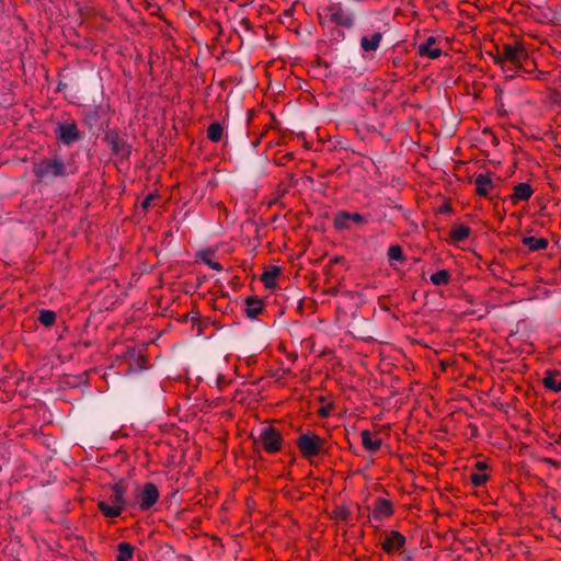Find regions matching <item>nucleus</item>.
<instances>
[{"mask_svg": "<svg viewBox=\"0 0 561 561\" xmlns=\"http://www.w3.org/2000/svg\"><path fill=\"white\" fill-rule=\"evenodd\" d=\"M32 172L39 183L51 185L57 180L68 178L75 171L70 163L55 154L33 162Z\"/></svg>", "mask_w": 561, "mask_h": 561, "instance_id": "f257e3e1", "label": "nucleus"}, {"mask_svg": "<svg viewBox=\"0 0 561 561\" xmlns=\"http://www.w3.org/2000/svg\"><path fill=\"white\" fill-rule=\"evenodd\" d=\"M110 490L111 493L107 495V500L100 501L98 503V507L104 516L114 518L118 517L123 510L128 505V502L125 499V493L127 491L125 479H118L111 485Z\"/></svg>", "mask_w": 561, "mask_h": 561, "instance_id": "f03ea898", "label": "nucleus"}, {"mask_svg": "<svg viewBox=\"0 0 561 561\" xmlns=\"http://www.w3.org/2000/svg\"><path fill=\"white\" fill-rule=\"evenodd\" d=\"M321 23H335L346 28H351L355 22L354 11L342 3H332L328 7V13L322 18Z\"/></svg>", "mask_w": 561, "mask_h": 561, "instance_id": "7ed1b4c3", "label": "nucleus"}, {"mask_svg": "<svg viewBox=\"0 0 561 561\" xmlns=\"http://www.w3.org/2000/svg\"><path fill=\"white\" fill-rule=\"evenodd\" d=\"M324 440L313 433H305L297 439V446L305 458H311L322 453Z\"/></svg>", "mask_w": 561, "mask_h": 561, "instance_id": "20e7f679", "label": "nucleus"}, {"mask_svg": "<svg viewBox=\"0 0 561 561\" xmlns=\"http://www.w3.org/2000/svg\"><path fill=\"white\" fill-rule=\"evenodd\" d=\"M282 435L273 426H263L259 430V437L255 442H260L263 448L271 454H274L280 449Z\"/></svg>", "mask_w": 561, "mask_h": 561, "instance_id": "39448f33", "label": "nucleus"}, {"mask_svg": "<svg viewBox=\"0 0 561 561\" xmlns=\"http://www.w3.org/2000/svg\"><path fill=\"white\" fill-rule=\"evenodd\" d=\"M103 140L110 146L112 153L123 159L129 158L131 153V147L127 144L124 137L115 130H107L103 137Z\"/></svg>", "mask_w": 561, "mask_h": 561, "instance_id": "423d86ee", "label": "nucleus"}, {"mask_svg": "<svg viewBox=\"0 0 561 561\" xmlns=\"http://www.w3.org/2000/svg\"><path fill=\"white\" fill-rule=\"evenodd\" d=\"M57 139L65 146H71L82 138L75 122H60L55 128Z\"/></svg>", "mask_w": 561, "mask_h": 561, "instance_id": "0eeeda50", "label": "nucleus"}, {"mask_svg": "<svg viewBox=\"0 0 561 561\" xmlns=\"http://www.w3.org/2000/svg\"><path fill=\"white\" fill-rule=\"evenodd\" d=\"M159 499V491L154 483L148 482L139 493V505L142 511L150 510Z\"/></svg>", "mask_w": 561, "mask_h": 561, "instance_id": "6e6552de", "label": "nucleus"}, {"mask_svg": "<svg viewBox=\"0 0 561 561\" xmlns=\"http://www.w3.org/2000/svg\"><path fill=\"white\" fill-rule=\"evenodd\" d=\"M404 543L405 537L399 531L392 530L386 536L381 546L387 553H390L393 550H399L400 548H402Z\"/></svg>", "mask_w": 561, "mask_h": 561, "instance_id": "1a4fd4ad", "label": "nucleus"}, {"mask_svg": "<svg viewBox=\"0 0 561 561\" xmlns=\"http://www.w3.org/2000/svg\"><path fill=\"white\" fill-rule=\"evenodd\" d=\"M83 122L88 126L89 130L92 133H96L104 129L105 123L101 122L100 114L96 110H89L88 112H85Z\"/></svg>", "mask_w": 561, "mask_h": 561, "instance_id": "9d476101", "label": "nucleus"}, {"mask_svg": "<svg viewBox=\"0 0 561 561\" xmlns=\"http://www.w3.org/2000/svg\"><path fill=\"white\" fill-rule=\"evenodd\" d=\"M543 386L554 392L561 391V373L548 370L542 378Z\"/></svg>", "mask_w": 561, "mask_h": 561, "instance_id": "9b49d317", "label": "nucleus"}, {"mask_svg": "<svg viewBox=\"0 0 561 561\" xmlns=\"http://www.w3.org/2000/svg\"><path fill=\"white\" fill-rule=\"evenodd\" d=\"M516 60L513 61V65L518 69H524L525 72L530 73L531 69H525V66L531 64L535 67L534 62L530 60L527 50L522 45H516L515 49Z\"/></svg>", "mask_w": 561, "mask_h": 561, "instance_id": "f8f14e48", "label": "nucleus"}, {"mask_svg": "<svg viewBox=\"0 0 561 561\" xmlns=\"http://www.w3.org/2000/svg\"><path fill=\"white\" fill-rule=\"evenodd\" d=\"M436 43L435 37L430 36L426 41L419 46V53L422 56H427L431 59H436L442 55V50L439 48H433V45Z\"/></svg>", "mask_w": 561, "mask_h": 561, "instance_id": "ddd939ff", "label": "nucleus"}, {"mask_svg": "<svg viewBox=\"0 0 561 561\" xmlns=\"http://www.w3.org/2000/svg\"><path fill=\"white\" fill-rule=\"evenodd\" d=\"M382 39V34L380 32L374 33L370 37L363 36L360 39V48L364 51H376L379 47V44Z\"/></svg>", "mask_w": 561, "mask_h": 561, "instance_id": "4468645a", "label": "nucleus"}, {"mask_svg": "<svg viewBox=\"0 0 561 561\" xmlns=\"http://www.w3.org/2000/svg\"><path fill=\"white\" fill-rule=\"evenodd\" d=\"M477 193L481 196H488L489 192L494 187L493 181L489 174H479L474 180Z\"/></svg>", "mask_w": 561, "mask_h": 561, "instance_id": "2eb2a0df", "label": "nucleus"}, {"mask_svg": "<svg viewBox=\"0 0 561 561\" xmlns=\"http://www.w3.org/2000/svg\"><path fill=\"white\" fill-rule=\"evenodd\" d=\"M533 188L528 183H518L514 188V194L512 195V201L514 203L518 201H527L533 195Z\"/></svg>", "mask_w": 561, "mask_h": 561, "instance_id": "dca6fc26", "label": "nucleus"}, {"mask_svg": "<svg viewBox=\"0 0 561 561\" xmlns=\"http://www.w3.org/2000/svg\"><path fill=\"white\" fill-rule=\"evenodd\" d=\"M245 314L250 319H255L263 311L262 300L256 297H249L245 300Z\"/></svg>", "mask_w": 561, "mask_h": 561, "instance_id": "f3484780", "label": "nucleus"}, {"mask_svg": "<svg viewBox=\"0 0 561 561\" xmlns=\"http://www.w3.org/2000/svg\"><path fill=\"white\" fill-rule=\"evenodd\" d=\"M392 505L388 500L377 499L374 507L375 518H382L392 514Z\"/></svg>", "mask_w": 561, "mask_h": 561, "instance_id": "a211bd4d", "label": "nucleus"}, {"mask_svg": "<svg viewBox=\"0 0 561 561\" xmlns=\"http://www.w3.org/2000/svg\"><path fill=\"white\" fill-rule=\"evenodd\" d=\"M282 270L278 266H271L262 274V282L266 288H274L276 286V277L280 274Z\"/></svg>", "mask_w": 561, "mask_h": 561, "instance_id": "6ab92c4d", "label": "nucleus"}, {"mask_svg": "<svg viewBox=\"0 0 561 561\" xmlns=\"http://www.w3.org/2000/svg\"><path fill=\"white\" fill-rule=\"evenodd\" d=\"M522 242L527 245L530 251H539L548 247V240L545 238L524 237Z\"/></svg>", "mask_w": 561, "mask_h": 561, "instance_id": "aec40b11", "label": "nucleus"}, {"mask_svg": "<svg viewBox=\"0 0 561 561\" xmlns=\"http://www.w3.org/2000/svg\"><path fill=\"white\" fill-rule=\"evenodd\" d=\"M363 446L369 451H377L381 446V439H373L369 431L360 433Z\"/></svg>", "mask_w": 561, "mask_h": 561, "instance_id": "412c9836", "label": "nucleus"}, {"mask_svg": "<svg viewBox=\"0 0 561 561\" xmlns=\"http://www.w3.org/2000/svg\"><path fill=\"white\" fill-rule=\"evenodd\" d=\"M135 548L125 541H122L117 546L118 554L116 561H129L133 558Z\"/></svg>", "mask_w": 561, "mask_h": 561, "instance_id": "4be33fe9", "label": "nucleus"}, {"mask_svg": "<svg viewBox=\"0 0 561 561\" xmlns=\"http://www.w3.org/2000/svg\"><path fill=\"white\" fill-rule=\"evenodd\" d=\"M470 234V228L465 225H458L453 227L450 231V238L454 242H461L466 240Z\"/></svg>", "mask_w": 561, "mask_h": 561, "instance_id": "5701e85b", "label": "nucleus"}, {"mask_svg": "<svg viewBox=\"0 0 561 561\" xmlns=\"http://www.w3.org/2000/svg\"><path fill=\"white\" fill-rule=\"evenodd\" d=\"M334 227L337 230L351 229V216L347 211H339L334 218Z\"/></svg>", "mask_w": 561, "mask_h": 561, "instance_id": "b1692460", "label": "nucleus"}, {"mask_svg": "<svg viewBox=\"0 0 561 561\" xmlns=\"http://www.w3.org/2000/svg\"><path fill=\"white\" fill-rule=\"evenodd\" d=\"M224 128L218 122H214L209 125L207 129V137L213 142H218L222 139Z\"/></svg>", "mask_w": 561, "mask_h": 561, "instance_id": "393cba45", "label": "nucleus"}, {"mask_svg": "<svg viewBox=\"0 0 561 561\" xmlns=\"http://www.w3.org/2000/svg\"><path fill=\"white\" fill-rule=\"evenodd\" d=\"M450 279V274L447 270H439L432 274L431 282L436 286L446 285Z\"/></svg>", "mask_w": 561, "mask_h": 561, "instance_id": "a878e982", "label": "nucleus"}, {"mask_svg": "<svg viewBox=\"0 0 561 561\" xmlns=\"http://www.w3.org/2000/svg\"><path fill=\"white\" fill-rule=\"evenodd\" d=\"M56 320V313L51 310H41L39 312V316H38V321L45 325V327H50L54 324Z\"/></svg>", "mask_w": 561, "mask_h": 561, "instance_id": "bb28decb", "label": "nucleus"}, {"mask_svg": "<svg viewBox=\"0 0 561 561\" xmlns=\"http://www.w3.org/2000/svg\"><path fill=\"white\" fill-rule=\"evenodd\" d=\"M388 257H389V261H398V262L404 261V255H403V251H402L401 247L398 244L390 245L388 249Z\"/></svg>", "mask_w": 561, "mask_h": 561, "instance_id": "cd10ccee", "label": "nucleus"}, {"mask_svg": "<svg viewBox=\"0 0 561 561\" xmlns=\"http://www.w3.org/2000/svg\"><path fill=\"white\" fill-rule=\"evenodd\" d=\"M515 49H516V45L513 46V45H504L502 50H500V53L502 54V59H504V61H508L511 64H513L514 60H516V54H515Z\"/></svg>", "mask_w": 561, "mask_h": 561, "instance_id": "c85d7f7f", "label": "nucleus"}, {"mask_svg": "<svg viewBox=\"0 0 561 561\" xmlns=\"http://www.w3.org/2000/svg\"><path fill=\"white\" fill-rule=\"evenodd\" d=\"M210 256H211V253L208 251H203V252L198 253V257L202 260V262L207 264L213 270L221 271L222 266L218 262H214L210 259Z\"/></svg>", "mask_w": 561, "mask_h": 561, "instance_id": "c756f323", "label": "nucleus"}, {"mask_svg": "<svg viewBox=\"0 0 561 561\" xmlns=\"http://www.w3.org/2000/svg\"><path fill=\"white\" fill-rule=\"evenodd\" d=\"M471 482L474 486H480L486 482L489 476L485 473H472L470 476Z\"/></svg>", "mask_w": 561, "mask_h": 561, "instance_id": "7c9ffc66", "label": "nucleus"}, {"mask_svg": "<svg viewBox=\"0 0 561 561\" xmlns=\"http://www.w3.org/2000/svg\"><path fill=\"white\" fill-rule=\"evenodd\" d=\"M350 216H351V222H354L357 225H364L367 222L366 217L358 213H350Z\"/></svg>", "mask_w": 561, "mask_h": 561, "instance_id": "2f4dec72", "label": "nucleus"}, {"mask_svg": "<svg viewBox=\"0 0 561 561\" xmlns=\"http://www.w3.org/2000/svg\"><path fill=\"white\" fill-rule=\"evenodd\" d=\"M153 198H154V195H153V194H149V195H147V196L144 198V201L141 202V208H142L144 210H147V209H148V207L150 206L151 202L153 201Z\"/></svg>", "mask_w": 561, "mask_h": 561, "instance_id": "473e14b6", "label": "nucleus"}, {"mask_svg": "<svg viewBox=\"0 0 561 561\" xmlns=\"http://www.w3.org/2000/svg\"><path fill=\"white\" fill-rule=\"evenodd\" d=\"M491 57H492L493 62H494L495 65H500V66H502V67H503V65H504V62H505V61H504V59H502V54L500 53V50H499L495 55H494V54H491Z\"/></svg>", "mask_w": 561, "mask_h": 561, "instance_id": "72a5a7b5", "label": "nucleus"}, {"mask_svg": "<svg viewBox=\"0 0 561 561\" xmlns=\"http://www.w3.org/2000/svg\"><path fill=\"white\" fill-rule=\"evenodd\" d=\"M476 467L480 471H483V470H485L488 468L486 463L485 462H481V461L477 462Z\"/></svg>", "mask_w": 561, "mask_h": 561, "instance_id": "f704fd0d", "label": "nucleus"}, {"mask_svg": "<svg viewBox=\"0 0 561 561\" xmlns=\"http://www.w3.org/2000/svg\"><path fill=\"white\" fill-rule=\"evenodd\" d=\"M329 413H330V411H329V409H328V408H322V409H321V414H322L323 416L329 415Z\"/></svg>", "mask_w": 561, "mask_h": 561, "instance_id": "c9c22d12", "label": "nucleus"}, {"mask_svg": "<svg viewBox=\"0 0 561 561\" xmlns=\"http://www.w3.org/2000/svg\"><path fill=\"white\" fill-rule=\"evenodd\" d=\"M332 261H333L334 263H340V262L344 261V257H342V256H335Z\"/></svg>", "mask_w": 561, "mask_h": 561, "instance_id": "e433bc0d", "label": "nucleus"}, {"mask_svg": "<svg viewBox=\"0 0 561 561\" xmlns=\"http://www.w3.org/2000/svg\"><path fill=\"white\" fill-rule=\"evenodd\" d=\"M242 23H244V24H245V26H247V27H249V21H248V20L243 19V20H242Z\"/></svg>", "mask_w": 561, "mask_h": 561, "instance_id": "4c0bfd02", "label": "nucleus"}, {"mask_svg": "<svg viewBox=\"0 0 561 561\" xmlns=\"http://www.w3.org/2000/svg\"><path fill=\"white\" fill-rule=\"evenodd\" d=\"M442 210L449 211L450 208L448 206L444 207Z\"/></svg>", "mask_w": 561, "mask_h": 561, "instance_id": "58836bf2", "label": "nucleus"}]
</instances>
